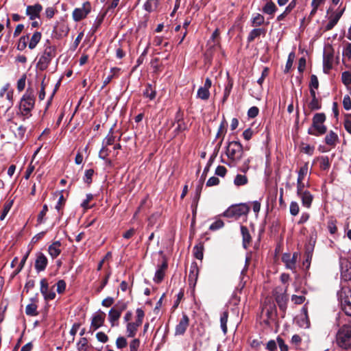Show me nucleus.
Instances as JSON below:
<instances>
[{"label": "nucleus", "instance_id": "nucleus-1", "mask_svg": "<svg viewBox=\"0 0 351 351\" xmlns=\"http://www.w3.org/2000/svg\"><path fill=\"white\" fill-rule=\"evenodd\" d=\"M226 154L228 159L226 164L230 167H236L243 156V145L239 141L229 142Z\"/></svg>", "mask_w": 351, "mask_h": 351}, {"label": "nucleus", "instance_id": "nucleus-2", "mask_svg": "<svg viewBox=\"0 0 351 351\" xmlns=\"http://www.w3.org/2000/svg\"><path fill=\"white\" fill-rule=\"evenodd\" d=\"M35 97L32 90L27 89L21 99L19 104V111L23 119L29 118L32 116V110L34 108Z\"/></svg>", "mask_w": 351, "mask_h": 351}, {"label": "nucleus", "instance_id": "nucleus-3", "mask_svg": "<svg viewBox=\"0 0 351 351\" xmlns=\"http://www.w3.org/2000/svg\"><path fill=\"white\" fill-rule=\"evenodd\" d=\"M336 344L343 350L351 349V326L344 324L336 333Z\"/></svg>", "mask_w": 351, "mask_h": 351}, {"label": "nucleus", "instance_id": "nucleus-4", "mask_svg": "<svg viewBox=\"0 0 351 351\" xmlns=\"http://www.w3.org/2000/svg\"><path fill=\"white\" fill-rule=\"evenodd\" d=\"M326 121L324 113H316L313 117L311 126L308 130V133L313 136H320L326 132L327 128L324 123Z\"/></svg>", "mask_w": 351, "mask_h": 351}, {"label": "nucleus", "instance_id": "nucleus-5", "mask_svg": "<svg viewBox=\"0 0 351 351\" xmlns=\"http://www.w3.org/2000/svg\"><path fill=\"white\" fill-rule=\"evenodd\" d=\"M55 56L56 47L51 45L50 42L47 40L44 52L37 63V67L41 71L45 70Z\"/></svg>", "mask_w": 351, "mask_h": 351}, {"label": "nucleus", "instance_id": "nucleus-6", "mask_svg": "<svg viewBox=\"0 0 351 351\" xmlns=\"http://www.w3.org/2000/svg\"><path fill=\"white\" fill-rule=\"evenodd\" d=\"M337 296L342 311L346 315L351 317V289L348 287H343L338 291Z\"/></svg>", "mask_w": 351, "mask_h": 351}, {"label": "nucleus", "instance_id": "nucleus-7", "mask_svg": "<svg viewBox=\"0 0 351 351\" xmlns=\"http://www.w3.org/2000/svg\"><path fill=\"white\" fill-rule=\"evenodd\" d=\"M249 210L250 208L245 204L232 205L223 213V216L228 218L238 219L242 215H246Z\"/></svg>", "mask_w": 351, "mask_h": 351}, {"label": "nucleus", "instance_id": "nucleus-8", "mask_svg": "<svg viewBox=\"0 0 351 351\" xmlns=\"http://www.w3.org/2000/svg\"><path fill=\"white\" fill-rule=\"evenodd\" d=\"M127 308L126 303L118 302L109 311L108 319L112 326H117V322L121 317L123 311Z\"/></svg>", "mask_w": 351, "mask_h": 351}, {"label": "nucleus", "instance_id": "nucleus-9", "mask_svg": "<svg viewBox=\"0 0 351 351\" xmlns=\"http://www.w3.org/2000/svg\"><path fill=\"white\" fill-rule=\"evenodd\" d=\"M300 255L295 252L293 254L290 253H285L282 256V261L285 263L287 269L291 270L293 272L296 271L297 261Z\"/></svg>", "mask_w": 351, "mask_h": 351}, {"label": "nucleus", "instance_id": "nucleus-10", "mask_svg": "<svg viewBox=\"0 0 351 351\" xmlns=\"http://www.w3.org/2000/svg\"><path fill=\"white\" fill-rule=\"evenodd\" d=\"M53 287L49 289V284L46 278L40 280V292L45 300H52L56 298V293L53 290Z\"/></svg>", "mask_w": 351, "mask_h": 351}, {"label": "nucleus", "instance_id": "nucleus-11", "mask_svg": "<svg viewBox=\"0 0 351 351\" xmlns=\"http://www.w3.org/2000/svg\"><path fill=\"white\" fill-rule=\"evenodd\" d=\"M115 137L112 132L109 133L103 141V147L99 151V156L102 159H106L108 156V149L107 146L111 145L114 142Z\"/></svg>", "mask_w": 351, "mask_h": 351}, {"label": "nucleus", "instance_id": "nucleus-12", "mask_svg": "<svg viewBox=\"0 0 351 351\" xmlns=\"http://www.w3.org/2000/svg\"><path fill=\"white\" fill-rule=\"evenodd\" d=\"M90 12V4L86 3L82 8H75L73 12V18L75 21L84 19Z\"/></svg>", "mask_w": 351, "mask_h": 351}, {"label": "nucleus", "instance_id": "nucleus-13", "mask_svg": "<svg viewBox=\"0 0 351 351\" xmlns=\"http://www.w3.org/2000/svg\"><path fill=\"white\" fill-rule=\"evenodd\" d=\"M212 82L209 78H206L204 86L197 90V97L202 100H208L210 97L209 89L211 87Z\"/></svg>", "mask_w": 351, "mask_h": 351}, {"label": "nucleus", "instance_id": "nucleus-14", "mask_svg": "<svg viewBox=\"0 0 351 351\" xmlns=\"http://www.w3.org/2000/svg\"><path fill=\"white\" fill-rule=\"evenodd\" d=\"M106 318V314L105 313L102 311H99L97 313H95L93 318L91 322L90 328L93 329V330H97L99 327H101Z\"/></svg>", "mask_w": 351, "mask_h": 351}, {"label": "nucleus", "instance_id": "nucleus-15", "mask_svg": "<svg viewBox=\"0 0 351 351\" xmlns=\"http://www.w3.org/2000/svg\"><path fill=\"white\" fill-rule=\"evenodd\" d=\"M199 268L197 263L193 262L190 267L189 274V283L190 286L195 287L197 280Z\"/></svg>", "mask_w": 351, "mask_h": 351}, {"label": "nucleus", "instance_id": "nucleus-16", "mask_svg": "<svg viewBox=\"0 0 351 351\" xmlns=\"http://www.w3.org/2000/svg\"><path fill=\"white\" fill-rule=\"evenodd\" d=\"M189 324V319L186 315H183L182 318L180 319L178 324L176 325L175 329V335H183L186 328H188Z\"/></svg>", "mask_w": 351, "mask_h": 351}, {"label": "nucleus", "instance_id": "nucleus-17", "mask_svg": "<svg viewBox=\"0 0 351 351\" xmlns=\"http://www.w3.org/2000/svg\"><path fill=\"white\" fill-rule=\"evenodd\" d=\"M343 12L344 9H342L339 12L333 13L328 17V22L325 27V31H329L335 26L341 17Z\"/></svg>", "mask_w": 351, "mask_h": 351}, {"label": "nucleus", "instance_id": "nucleus-18", "mask_svg": "<svg viewBox=\"0 0 351 351\" xmlns=\"http://www.w3.org/2000/svg\"><path fill=\"white\" fill-rule=\"evenodd\" d=\"M47 258L46 256L42 253L38 252L36 255V259L35 261V269L37 271H42L45 269L47 265Z\"/></svg>", "mask_w": 351, "mask_h": 351}, {"label": "nucleus", "instance_id": "nucleus-19", "mask_svg": "<svg viewBox=\"0 0 351 351\" xmlns=\"http://www.w3.org/2000/svg\"><path fill=\"white\" fill-rule=\"evenodd\" d=\"M43 7L40 4L36 3L34 5H28L26 9V14L29 16L31 20H34L39 16Z\"/></svg>", "mask_w": 351, "mask_h": 351}, {"label": "nucleus", "instance_id": "nucleus-20", "mask_svg": "<svg viewBox=\"0 0 351 351\" xmlns=\"http://www.w3.org/2000/svg\"><path fill=\"white\" fill-rule=\"evenodd\" d=\"M61 243L58 241L53 242L49 246L48 252L52 258H56L61 253Z\"/></svg>", "mask_w": 351, "mask_h": 351}, {"label": "nucleus", "instance_id": "nucleus-21", "mask_svg": "<svg viewBox=\"0 0 351 351\" xmlns=\"http://www.w3.org/2000/svg\"><path fill=\"white\" fill-rule=\"evenodd\" d=\"M302 200V205L306 208H310L313 199V196L308 191L302 192V193L298 195Z\"/></svg>", "mask_w": 351, "mask_h": 351}, {"label": "nucleus", "instance_id": "nucleus-22", "mask_svg": "<svg viewBox=\"0 0 351 351\" xmlns=\"http://www.w3.org/2000/svg\"><path fill=\"white\" fill-rule=\"evenodd\" d=\"M338 135L333 131H330L329 133L325 137L326 144L331 147H335V145L338 143Z\"/></svg>", "mask_w": 351, "mask_h": 351}, {"label": "nucleus", "instance_id": "nucleus-23", "mask_svg": "<svg viewBox=\"0 0 351 351\" xmlns=\"http://www.w3.org/2000/svg\"><path fill=\"white\" fill-rule=\"evenodd\" d=\"M263 313H265L269 319H273L276 314V308L275 304H270L263 306Z\"/></svg>", "mask_w": 351, "mask_h": 351}, {"label": "nucleus", "instance_id": "nucleus-24", "mask_svg": "<svg viewBox=\"0 0 351 351\" xmlns=\"http://www.w3.org/2000/svg\"><path fill=\"white\" fill-rule=\"evenodd\" d=\"M167 268V264L165 262L160 265V268L157 269L154 278L156 282L159 283L163 280Z\"/></svg>", "mask_w": 351, "mask_h": 351}, {"label": "nucleus", "instance_id": "nucleus-25", "mask_svg": "<svg viewBox=\"0 0 351 351\" xmlns=\"http://www.w3.org/2000/svg\"><path fill=\"white\" fill-rule=\"evenodd\" d=\"M241 232L243 237V245L246 249L252 241V238L247 227L241 226Z\"/></svg>", "mask_w": 351, "mask_h": 351}, {"label": "nucleus", "instance_id": "nucleus-26", "mask_svg": "<svg viewBox=\"0 0 351 351\" xmlns=\"http://www.w3.org/2000/svg\"><path fill=\"white\" fill-rule=\"evenodd\" d=\"M266 30L264 28H255L253 29L247 36V42L251 43L255 38L259 37L261 35L265 36Z\"/></svg>", "mask_w": 351, "mask_h": 351}, {"label": "nucleus", "instance_id": "nucleus-27", "mask_svg": "<svg viewBox=\"0 0 351 351\" xmlns=\"http://www.w3.org/2000/svg\"><path fill=\"white\" fill-rule=\"evenodd\" d=\"M296 5V0H292L287 7L285 8V11L278 16L277 20L278 21H282L295 8Z\"/></svg>", "mask_w": 351, "mask_h": 351}, {"label": "nucleus", "instance_id": "nucleus-28", "mask_svg": "<svg viewBox=\"0 0 351 351\" xmlns=\"http://www.w3.org/2000/svg\"><path fill=\"white\" fill-rule=\"evenodd\" d=\"M41 33L39 32H36L34 33V34L32 36L30 41L28 45V47L30 49H34L38 43L40 42L41 39Z\"/></svg>", "mask_w": 351, "mask_h": 351}, {"label": "nucleus", "instance_id": "nucleus-29", "mask_svg": "<svg viewBox=\"0 0 351 351\" xmlns=\"http://www.w3.org/2000/svg\"><path fill=\"white\" fill-rule=\"evenodd\" d=\"M140 324H137V323L135 322H128L127 324V333L128 337H133L135 336L136 332L137 331L138 328L140 326Z\"/></svg>", "mask_w": 351, "mask_h": 351}, {"label": "nucleus", "instance_id": "nucleus-30", "mask_svg": "<svg viewBox=\"0 0 351 351\" xmlns=\"http://www.w3.org/2000/svg\"><path fill=\"white\" fill-rule=\"evenodd\" d=\"M194 256L200 261L203 259L204 256V245L202 243H199L196 245L193 250Z\"/></svg>", "mask_w": 351, "mask_h": 351}, {"label": "nucleus", "instance_id": "nucleus-31", "mask_svg": "<svg viewBox=\"0 0 351 351\" xmlns=\"http://www.w3.org/2000/svg\"><path fill=\"white\" fill-rule=\"evenodd\" d=\"M333 57L330 54L324 56V71L327 73L332 66Z\"/></svg>", "mask_w": 351, "mask_h": 351}, {"label": "nucleus", "instance_id": "nucleus-32", "mask_svg": "<svg viewBox=\"0 0 351 351\" xmlns=\"http://www.w3.org/2000/svg\"><path fill=\"white\" fill-rule=\"evenodd\" d=\"M228 318V312L224 311L221 314V317H220L221 328V330L224 335H226L227 333V330H228V328H227Z\"/></svg>", "mask_w": 351, "mask_h": 351}, {"label": "nucleus", "instance_id": "nucleus-33", "mask_svg": "<svg viewBox=\"0 0 351 351\" xmlns=\"http://www.w3.org/2000/svg\"><path fill=\"white\" fill-rule=\"evenodd\" d=\"M277 10L275 3L272 1L267 2L263 8V12L267 14H273Z\"/></svg>", "mask_w": 351, "mask_h": 351}, {"label": "nucleus", "instance_id": "nucleus-34", "mask_svg": "<svg viewBox=\"0 0 351 351\" xmlns=\"http://www.w3.org/2000/svg\"><path fill=\"white\" fill-rule=\"evenodd\" d=\"M248 179L245 175L237 174L234 180V184L236 186H243L247 183Z\"/></svg>", "mask_w": 351, "mask_h": 351}, {"label": "nucleus", "instance_id": "nucleus-35", "mask_svg": "<svg viewBox=\"0 0 351 351\" xmlns=\"http://www.w3.org/2000/svg\"><path fill=\"white\" fill-rule=\"evenodd\" d=\"M37 305L34 303L29 304L25 308V313L27 315L36 316L38 314Z\"/></svg>", "mask_w": 351, "mask_h": 351}, {"label": "nucleus", "instance_id": "nucleus-36", "mask_svg": "<svg viewBox=\"0 0 351 351\" xmlns=\"http://www.w3.org/2000/svg\"><path fill=\"white\" fill-rule=\"evenodd\" d=\"M65 201H66V199L64 197V195L62 194H60L59 196L58 201L55 206V208L58 212L60 217H61L63 215V212L62 210L63 206H64Z\"/></svg>", "mask_w": 351, "mask_h": 351}, {"label": "nucleus", "instance_id": "nucleus-37", "mask_svg": "<svg viewBox=\"0 0 351 351\" xmlns=\"http://www.w3.org/2000/svg\"><path fill=\"white\" fill-rule=\"evenodd\" d=\"M12 204H13V201H8L4 204L2 213L0 215L1 220H3L5 218L6 215L10 210V209L12 206Z\"/></svg>", "mask_w": 351, "mask_h": 351}, {"label": "nucleus", "instance_id": "nucleus-38", "mask_svg": "<svg viewBox=\"0 0 351 351\" xmlns=\"http://www.w3.org/2000/svg\"><path fill=\"white\" fill-rule=\"evenodd\" d=\"M143 95L146 97H149L151 100H152L156 97V91L152 88V86L149 84L147 86L145 90H144Z\"/></svg>", "mask_w": 351, "mask_h": 351}, {"label": "nucleus", "instance_id": "nucleus-39", "mask_svg": "<svg viewBox=\"0 0 351 351\" xmlns=\"http://www.w3.org/2000/svg\"><path fill=\"white\" fill-rule=\"evenodd\" d=\"M308 172V164H304L302 167H300L299 171H298V179L299 180H304L305 176L307 175Z\"/></svg>", "mask_w": 351, "mask_h": 351}, {"label": "nucleus", "instance_id": "nucleus-40", "mask_svg": "<svg viewBox=\"0 0 351 351\" xmlns=\"http://www.w3.org/2000/svg\"><path fill=\"white\" fill-rule=\"evenodd\" d=\"M321 101L317 97L312 98L308 104V107L311 110H319L321 108Z\"/></svg>", "mask_w": 351, "mask_h": 351}, {"label": "nucleus", "instance_id": "nucleus-41", "mask_svg": "<svg viewBox=\"0 0 351 351\" xmlns=\"http://www.w3.org/2000/svg\"><path fill=\"white\" fill-rule=\"evenodd\" d=\"M78 351H87L88 350V340L86 338H81L77 344Z\"/></svg>", "mask_w": 351, "mask_h": 351}, {"label": "nucleus", "instance_id": "nucleus-42", "mask_svg": "<svg viewBox=\"0 0 351 351\" xmlns=\"http://www.w3.org/2000/svg\"><path fill=\"white\" fill-rule=\"evenodd\" d=\"M233 83L232 80H229L227 84L225 86L224 92H223V101L224 102L228 97H229L231 90L232 88Z\"/></svg>", "mask_w": 351, "mask_h": 351}, {"label": "nucleus", "instance_id": "nucleus-43", "mask_svg": "<svg viewBox=\"0 0 351 351\" xmlns=\"http://www.w3.org/2000/svg\"><path fill=\"white\" fill-rule=\"evenodd\" d=\"M158 0H147L145 3V9L148 12H152L156 8Z\"/></svg>", "mask_w": 351, "mask_h": 351}, {"label": "nucleus", "instance_id": "nucleus-44", "mask_svg": "<svg viewBox=\"0 0 351 351\" xmlns=\"http://www.w3.org/2000/svg\"><path fill=\"white\" fill-rule=\"evenodd\" d=\"M264 16L260 14H256V15L252 19V26H260L264 23Z\"/></svg>", "mask_w": 351, "mask_h": 351}, {"label": "nucleus", "instance_id": "nucleus-45", "mask_svg": "<svg viewBox=\"0 0 351 351\" xmlns=\"http://www.w3.org/2000/svg\"><path fill=\"white\" fill-rule=\"evenodd\" d=\"M48 211V206L47 204L43 205L42 210L39 213L37 218L38 223H43L45 222V217Z\"/></svg>", "mask_w": 351, "mask_h": 351}, {"label": "nucleus", "instance_id": "nucleus-46", "mask_svg": "<svg viewBox=\"0 0 351 351\" xmlns=\"http://www.w3.org/2000/svg\"><path fill=\"white\" fill-rule=\"evenodd\" d=\"M325 0H313L311 2V5L313 9L310 13V16H313L317 12L319 5L324 3Z\"/></svg>", "mask_w": 351, "mask_h": 351}, {"label": "nucleus", "instance_id": "nucleus-47", "mask_svg": "<svg viewBox=\"0 0 351 351\" xmlns=\"http://www.w3.org/2000/svg\"><path fill=\"white\" fill-rule=\"evenodd\" d=\"M319 167L323 170L329 169L330 162L327 156H322L319 158Z\"/></svg>", "mask_w": 351, "mask_h": 351}, {"label": "nucleus", "instance_id": "nucleus-48", "mask_svg": "<svg viewBox=\"0 0 351 351\" xmlns=\"http://www.w3.org/2000/svg\"><path fill=\"white\" fill-rule=\"evenodd\" d=\"M250 162L251 158H247L243 162L242 165L239 167V170L241 172L245 173L250 169Z\"/></svg>", "mask_w": 351, "mask_h": 351}, {"label": "nucleus", "instance_id": "nucleus-49", "mask_svg": "<svg viewBox=\"0 0 351 351\" xmlns=\"http://www.w3.org/2000/svg\"><path fill=\"white\" fill-rule=\"evenodd\" d=\"M290 213L293 216H296L300 211L299 205L296 202H291L289 206Z\"/></svg>", "mask_w": 351, "mask_h": 351}, {"label": "nucleus", "instance_id": "nucleus-50", "mask_svg": "<svg viewBox=\"0 0 351 351\" xmlns=\"http://www.w3.org/2000/svg\"><path fill=\"white\" fill-rule=\"evenodd\" d=\"M343 83L348 86L351 84V73L349 71H344L341 75Z\"/></svg>", "mask_w": 351, "mask_h": 351}, {"label": "nucleus", "instance_id": "nucleus-51", "mask_svg": "<svg viewBox=\"0 0 351 351\" xmlns=\"http://www.w3.org/2000/svg\"><path fill=\"white\" fill-rule=\"evenodd\" d=\"M223 226H224L223 221L221 219H218V220L215 221V222H213L210 226L209 229L210 230L215 231V230L221 228Z\"/></svg>", "mask_w": 351, "mask_h": 351}, {"label": "nucleus", "instance_id": "nucleus-52", "mask_svg": "<svg viewBox=\"0 0 351 351\" xmlns=\"http://www.w3.org/2000/svg\"><path fill=\"white\" fill-rule=\"evenodd\" d=\"M29 38L28 36H24L20 38L19 43L18 45L17 49L19 50H23L27 47V40Z\"/></svg>", "mask_w": 351, "mask_h": 351}, {"label": "nucleus", "instance_id": "nucleus-53", "mask_svg": "<svg viewBox=\"0 0 351 351\" xmlns=\"http://www.w3.org/2000/svg\"><path fill=\"white\" fill-rule=\"evenodd\" d=\"M319 87V81L315 75L311 76V81L309 84V88L313 89H317Z\"/></svg>", "mask_w": 351, "mask_h": 351}, {"label": "nucleus", "instance_id": "nucleus-54", "mask_svg": "<svg viewBox=\"0 0 351 351\" xmlns=\"http://www.w3.org/2000/svg\"><path fill=\"white\" fill-rule=\"evenodd\" d=\"M186 123L182 121L181 119H178L177 121V127L176 128V132H177L178 133V132H181L182 131H184L186 130Z\"/></svg>", "mask_w": 351, "mask_h": 351}, {"label": "nucleus", "instance_id": "nucleus-55", "mask_svg": "<svg viewBox=\"0 0 351 351\" xmlns=\"http://www.w3.org/2000/svg\"><path fill=\"white\" fill-rule=\"evenodd\" d=\"M145 316L144 311L141 308L136 309V322L137 324L141 325L143 323V319Z\"/></svg>", "mask_w": 351, "mask_h": 351}, {"label": "nucleus", "instance_id": "nucleus-56", "mask_svg": "<svg viewBox=\"0 0 351 351\" xmlns=\"http://www.w3.org/2000/svg\"><path fill=\"white\" fill-rule=\"evenodd\" d=\"M94 174V171L93 169H88L85 171V175H84V182H86L87 184H90L92 182V177Z\"/></svg>", "mask_w": 351, "mask_h": 351}, {"label": "nucleus", "instance_id": "nucleus-57", "mask_svg": "<svg viewBox=\"0 0 351 351\" xmlns=\"http://www.w3.org/2000/svg\"><path fill=\"white\" fill-rule=\"evenodd\" d=\"M116 346L118 348H123L127 346V340L123 337H119L117 339Z\"/></svg>", "mask_w": 351, "mask_h": 351}, {"label": "nucleus", "instance_id": "nucleus-58", "mask_svg": "<svg viewBox=\"0 0 351 351\" xmlns=\"http://www.w3.org/2000/svg\"><path fill=\"white\" fill-rule=\"evenodd\" d=\"M291 301L295 304H301L305 301V297L303 295H293L291 296Z\"/></svg>", "mask_w": 351, "mask_h": 351}, {"label": "nucleus", "instance_id": "nucleus-59", "mask_svg": "<svg viewBox=\"0 0 351 351\" xmlns=\"http://www.w3.org/2000/svg\"><path fill=\"white\" fill-rule=\"evenodd\" d=\"M93 199V195L90 193L86 195V198L83 201L81 206L83 207L85 210L90 208L89 206V202Z\"/></svg>", "mask_w": 351, "mask_h": 351}, {"label": "nucleus", "instance_id": "nucleus-60", "mask_svg": "<svg viewBox=\"0 0 351 351\" xmlns=\"http://www.w3.org/2000/svg\"><path fill=\"white\" fill-rule=\"evenodd\" d=\"M140 346V340L138 339H133L130 343V351H137Z\"/></svg>", "mask_w": 351, "mask_h": 351}, {"label": "nucleus", "instance_id": "nucleus-61", "mask_svg": "<svg viewBox=\"0 0 351 351\" xmlns=\"http://www.w3.org/2000/svg\"><path fill=\"white\" fill-rule=\"evenodd\" d=\"M26 76L23 75L17 82V89L19 91H22L25 86Z\"/></svg>", "mask_w": 351, "mask_h": 351}, {"label": "nucleus", "instance_id": "nucleus-62", "mask_svg": "<svg viewBox=\"0 0 351 351\" xmlns=\"http://www.w3.org/2000/svg\"><path fill=\"white\" fill-rule=\"evenodd\" d=\"M57 292L58 293H62L66 289V282L63 280H60L58 281L57 284Z\"/></svg>", "mask_w": 351, "mask_h": 351}, {"label": "nucleus", "instance_id": "nucleus-63", "mask_svg": "<svg viewBox=\"0 0 351 351\" xmlns=\"http://www.w3.org/2000/svg\"><path fill=\"white\" fill-rule=\"evenodd\" d=\"M351 114H347L344 121V127L348 132L351 134Z\"/></svg>", "mask_w": 351, "mask_h": 351}, {"label": "nucleus", "instance_id": "nucleus-64", "mask_svg": "<svg viewBox=\"0 0 351 351\" xmlns=\"http://www.w3.org/2000/svg\"><path fill=\"white\" fill-rule=\"evenodd\" d=\"M343 108L348 110H350L351 109V99H350V96L348 95H346L344 97H343Z\"/></svg>", "mask_w": 351, "mask_h": 351}]
</instances>
